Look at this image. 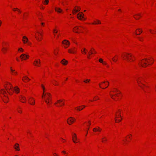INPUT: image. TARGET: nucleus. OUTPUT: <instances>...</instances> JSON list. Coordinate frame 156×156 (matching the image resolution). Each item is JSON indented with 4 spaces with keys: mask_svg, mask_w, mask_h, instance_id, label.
Instances as JSON below:
<instances>
[{
    "mask_svg": "<svg viewBox=\"0 0 156 156\" xmlns=\"http://www.w3.org/2000/svg\"><path fill=\"white\" fill-rule=\"evenodd\" d=\"M18 112L20 113H22V111L20 110H18Z\"/></svg>",
    "mask_w": 156,
    "mask_h": 156,
    "instance_id": "45",
    "label": "nucleus"
},
{
    "mask_svg": "<svg viewBox=\"0 0 156 156\" xmlns=\"http://www.w3.org/2000/svg\"><path fill=\"white\" fill-rule=\"evenodd\" d=\"M16 10L19 12L20 13L21 12V11H20V10L18 8H16Z\"/></svg>",
    "mask_w": 156,
    "mask_h": 156,
    "instance_id": "36",
    "label": "nucleus"
},
{
    "mask_svg": "<svg viewBox=\"0 0 156 156\" xmlns=\"http://www.w3.org/2000/svg\"><path fill=\"white\" fill-rule=\"evenodd\" d=\"M90 80V79H87L85 80H84L83 82L86 83H87V82H89Z\"/></svg>",
    "mask_w": 156,
    "mask_h": 156,
    "instance_id": "31",
    "label": "nucleus"
},
{
    "mask_svg": "<svg viewBox=\"0 0 156 156\" xmlns=\"http://www.w3.org/2000/svg\"><path fill=\"white\" fill-rule=\"evenodd\" d=\"M106 140H107L106 139H105V140H102V142H104L105 141H106Z\"/></svg>",
    "mask_w": 156,
    "mask_h": 156,
    "instance_id": "51",
    "label": "nucleus"
},
{
    "mask_svg": "<svg viewBox=\"0 0 156 156\" xmlns=\"http://www.w3.org/2000/svg\"><path fill=\"white\" fill-rule=\"evenodd\" d=\"M29 57L28 55H27L24 54H22L20 56V57L22 59L26 60V58H28Z\"/></svg>",
    "mask_w": 156,
    "mask_h": 156,
    "instance_id": "7",
    "label": "nucleus"
},
{
    "mask_svg": "<svg viewBox=\"0 0 156 156\" xmlns=\"http://www.w3.org/2000/svg\"><path fill=\"white\" fill-rule=\"evenodd\" d=\"M105 81H103L101 83H105Z\"/></svg>",
    "mask_w": 156,
    "mask_h": 156,
    "instance_id": "56",
    "label": "nucleus"
},
{
    "mask_svg": "<svg viewBox=\"0 0 156 156\" xmlns=\"http://www.w3.org/2000/svg\"><path fill=\"white\" fill-rule=\"evenodd\" d=\"M132 57V55L128 53H126L124 54L122 56V57L124 60H127L128 62L129 61V59H131L130 58Z\"/></svg>",
    "mask_w": 156,
    "mask_h": 156,
    "instance_id": "4",
    "label": "nucleus"
},
{
    "mask_svg": "<svg viewBox=\"0 0 156 156\" xmlns=\"http://www.w3.org/2000/svg\"><path fill=\"white\" fill-rule=\"evenodd\" d=\"M78 107H77V108H78L76 109L78 110V111H80L82 110L83 109V108H81V109L80 108H78Z\"/></svg>",
    "mask_w": 156,
    "mask_h": 156,
    "instance_id": "34",
    "label": "nucleus"
},
{
    "mask_svg": "<svg viewBox=\"0 0 156 156\" xmlns=\"http://www.w3.org/2000/svg\"><path fill=\"white\" fill-rule=\"evenodd\" d=\"M75 121V119L72 117L69 118L67 120L68 123L69 125H71Z\"/></svg>",
    "mask_w": 156,
    "mask_h": 156,
    "instance_id": "5",
    "label": "nucleus"
},
{
    "mask_svg": "<svg viewBox=\"0 0 156 156\" xmlns=\"http://www.w3.org/2000/svg\"><path fill=\"white\" fill-rule=\"evenodd\" d=\"M82 106L83 107V108H84L86 107L85 105H83Z\"/></svg>",
    "mask_w": 156,
    "mask_h": 156,
    "instance_id": "58",
    "label": "nucleus"
},
{
    "mask_svg": "<svg viewBox=\"0 0 156 156\" xmlns=\"http://www.w3.org/2000/svg\"><path fill=\"white\" fill-rule=\"evenodd\" d=\"M23 41L24 43H25L28 42V39L26 37L23 36Z\"/></svg>",
    "mask_w": 156,
    "mask_h": 156,
    "instance_id": "16",
    "label": "nucleus"
},
{
    "mask_svg": "<svg viewBox=\"0 0 156 156\" xmlns=\"http://www.w3.org/2000/svg\"><path fill=\"white\" fill-rule=\"evenodd\" d=\"M42 98H44L45 102L47 104H49V102L51 101V95L49 93L44 94L43 92Z\"/></svg>",
    "mask_w": 156,
    "mask_h": 156,
    "instance_id": "2",
    "label": "nucleus"
},
{
    "mask_svg": "<svg viewBox=\"0 0 156 156\" xmlns=\"http://www.w3.org/2000/svg\"><path fill=\"white\" fill-rule=\"evenodd\" d=\"M84 14L82 12H80L77 14V18L79 20H81L82 18H84Z\"/></svg>",
    "mask_w": 156,
    "mask_h": 156,
    "instance_id": "6",
    "label": "nucleus"
},
{
    "mask_svg": "<svg viewBox=\"0 0 156 156\" xmlns=\"http://www.w3.org/2000/svg\"><path fill=\"white\" fill-rule=\"evenodd\" d=\"M55 10L56 11L59 13H60L62 12V10L60 8H55Z\"/></svg>",
    "mask_w": 156,
    "mask_h": 156,
    "instance_id": "19",
    "label": "nucleus"
},
{
    "mask_svg": "<svg viewBox=\"0 0 156 156\" xmlns=\"http://www.w3.org/2000/svg\"><path fill=\"white\" fill-rule=\"evenodd\" d=\"M92 49H93V51H94V53H96V52L95 51V50H94V48H92Z\"/></svg>",
    "mask_w": 156,
    "mask_h": 156,
    "instance_id": "52",
    "label": "nucleus"
},
{
    "mask_svg": "<svg viewBox=\"0 0 156 156\" xmlns=\"http://www.w3.org/2000/svg\"><path fill=\"white\" fill-rule=\"evenodd\" d=\"M62 63L64 65H66L67 63V61L65 60V59H63L61 61Z\"/></svg>",
    "mask_w": 156,
    "mask_h": 156,
    "instance_id": "23",
    "label": "nucleus"
},
{
    "mask_svg": "<svg viewBox=\"0 0 156 156\" xmlns=\"http://www.w3.org/2000/svg\"><path fill=\"white\" fill-rule=\"evenodd\" d=\"M18 50L20 51L21 52H23V49L22 48H20L18 49Z\"/></svg>",
    "mask_w": 156,
    "mask_h": 156,
    "instance_id": "33",
    "label": "nucleus"
},
{
    "mask_svg": "<svg viewBox=\"0 0 156 156\" xmlns=\"http://www.w3.org/2000/svg\"><path fill=\"white\" fill-rule=\"evenodd\" d=\"M1 20H0V26L1 25Z\"/></svg>",
    "mask_w": 156,
    "mask_h": 156,
    "instance_id": "61",
    "label": "nucleus"
},
{
    "mask_svg": "<svg viewBox=\"0 0 156 156\" xmlns=\"http://www.w3.org/2000/svg\"><path fill=\"white\" fill-rule=\"evenodd\" d=\"M141 79H138V80H137V82L138 83V84L139 85L140 84H143V85L144 86H145V85L143 84L141 82ZM139 86L141 88H142L143 90H144V87L142 86H141V85H139Z\"/></svg>",
    "mask_w": 156,
    "mask_h": 156,
    "instance_id": "9",
    "label": "nucleus"
},
{
    "mask_svg": "<svg viewBox=\"0 0 156 156\" xmlns=\"http://www.w3.org/2000/svg\"><path fill=\"white\" fill-rule=\"evenodd\" d=\"M78 107H77V108H78L76 109L78 110V111H80L82 110L83 109V108H81V109L80 108H78Z\"/></svg>",
    "mask_w": 156,
    "mask_h": 156,
    "instance_id": "35",
    "label": "nucleus"
},
{
    "mask_svg": "<svg viewBox=\"0 0 156 156\" xmlns=\"http://www.w3.org/2000/svg\"><path fill=\"white\" fill-rule=\"evenodd\" d=\"M16 8H13V10L14 11H17L16 10Z\"/></svg>",
    "mask_w": 156,
    "mask_h": 156,
    "instance_id": "44",
    "label": "nucleus"
},
{
    "mask_svg": "<svg viewBox=\"0 0 156 156\" xmlns=\"http://www.w3.org/2000/svg\"><path fill=\"white\" fill-rule=\"evenodd\" d=\"M93 54V53L92 51V50H90V52H89L88 54V56H87V57L88 58H89V56L90 55H91V54Z\"/></svg>",
    "mask_w": 156,
    "mask_h": 156,
    "instance_id": "29",
    "label": "nucleus"
},
{
    "mask_svg": "<svg viewBox=\"0 0 156 156\" xmlns=\"http://www.w3.org/2000/svg\"><path fill=\"white\" fill-rule=\"evenodd\" d=\"M150 31L151 34H154V33L152 32V30H150Z\"/></svg>",
    "mask_w": 156,
    "mask_h": 156,
    "instance_id": "48",
    "label": "nucleus"
},
{
    "mask_svg": "<svg viewBox=\"0 0 156 156\" xmlns=\"http://www.w3.org/2000/svg\"><path fill=\"white\" fill-rule=\"evenodd\" d=\"M139 32L140 33H141L142 32V31H139Z\"/></svg>",
    "mask_w": 156,
    "mask_h": 156,
    "instance_id": "63",
    "label": "nucleus"
},
{
    "mask_svg": "<svg viewBox=\"0 0 156 156\" xmlns=\"http://www.w3.org/2000/svg\"><path fill=\"white\" fill-rule=\"evenodd\" d=\"M74 48L73 49V50L72 49H69L68 50V52L70 53H74V51L73 50Z\"/></svg>",
    "mask_w": 156,
    "mask_h": 156,
    "instance_id": "28",
    "label": "nucleus"
},
{
    "mask_svg": "<svg viewBox=\"0 0 156 156\" xmlns=\"http://www.w3.org/2000/svg\"><path fill=\"white\" fill-rule=\"evenodd\" d=\"M39 61L37 60H35L34 63V64L36 66H39V65L40 64V60L39 59H38Z\"/></svg>",
    "mask_w": 156,
    "mask_h": 156,
    "instance_id": "11",
    "label": "nucleus"
},
{
    "mask_svg": "<svg viewBox=\"0 0 156 156\" xmlns=\"http://www.w3.org/2000/svg\"><path fill=\"white\" fill-rule=\"evenodd\" d=\"M148 60L150 61V58H149L148 59H143L140 62V66L143 67H146L148 65L147 64L146 62L149 63Z\"/></svg>",
    "mask_w": 156,
    "mask_h": 156,
    "instance_id": "3",
    "label": "nucleus"
},
{
    "mask_svg": "<svg viewBox=\"0 0 156 156\" xmlns=\"http://www.w3.org/2000/svg\"><path fill=\"white\" fill-rule=\"evenodd\" d=\"M135 15L136 16H141L140 14H136Z\"/></svg>",
    "mask_w": 156,
    "mask_h": 156,
    "instance_id": "42",
    "label": "nucleus"
},
{
    "mask_svg": "<svg viewBox=\"0 0 156 156\" xmlns=\"http://www.w3.org/2000/svg\"><path fill=\"white\" fill-rule=\"evenodd\" d=\"M101 129L98 126L96 128H95L93 129V131L94 132L95 131H99L100 132L101 131Z\"/></svg>",
    "mask_w": 156,
    "mask_h": 156,
    "instance_id": "12",
    "label": "nucleus"
},
{
    "mask_svg": "<svg viewBox=\"0 0 156 156\" xmlns=\"http://www.w3.org/2000/svg\"><path fill=\"white\" fill-rule=\"evenodd\" d=\"M81 52L83 53H84L85 54H86L87 53V52L85 51H83L82 50H81Z\"/></svg>",
    "mask_w": 156,
    "mask_h": 156,
    "instance_id": "38",
    "label": "nucleus"
},
{
    "mask_svg": "<svg viewBox=\"0 0 156 156\" xmlns=\"http://www.w3.org/2000/svg\"><path fill=\"white\" fill-rule=\"evenodd\" d=\"M79 8L77 10H76V9H74L73 11V14H75L76 13L78 12L80 10V8L79 7H78Z\"/></svg>",
    "mask_w": 156,
    "mask_h": 156,
    "instance_id": "20",
    "label": "nucleus"
},
{
    "mask_svg": "<svg viewBox=\"0 0 156 156\" xmlns=\"http://www.w3.org/2000/svg\"><path fill=\"white\" fill-rule=\"evenodd\" d=\"M54 84L55 85H58V84H57L56 83H55Z\"/></svg>",
    "mask_w": 156,
    "mask_h": 156,
    "instance_id": "54",
    "label": "nucleus"
},
{
    "mask_svg": "<svg viewBox=\"0 0 156 156\" xmlns=\"http://www.w3.org/2000/svg\"><path fill=\"white\" fill-rule=\"evenodd\" d=\"M16 60H17V61H19V60L18 59V58H16Z\"/></svg>",
    "mask_w": 156,
    "mask_h": 156,
    "instance_id": "62",
    "label": "nucleus"
},
{
    "mask_svg": "<svg viewBox=\"0 0 156 156\" xmlns=\"http://www.w3.org/2000/svg\"><path fill=\"white\" fill-rule=\"evenodd\" d=\"M103 64L105 65H106V62H104Z\"/></svg>",
    "mask_w": 156,
    "mask_h": 156,
    "instance_id": "59",
    "label": "nucleus"
},
{
    "mask_svg": "<svg viewBox=\"0 0 156 156\" xmlns=\"http://www.w3.org/2000/svg\"><path fill=\"white\" fill-rule=\"evenodd\" d=\"M118 118V117H117V115H116V117L115 118V122H118V121L119 122H121V119H118V120H117L116 118Z\"/></svg>",
    "mask_w": 156,
    "mask_h": 156,
    "instance_id": "26",
    "label": "nucleus"
},
{
    "mask_svg": "<svg viewBox=\"0 0 156 156\" xmlns=\"http://www.w3.org/2000/svg\"><path fill=\"white\" fill-rule=\"evenodd\" d=\"M76 29H78V30H80L77 27H75V29H74V28L73 29V31L74 32L77 33H78V31H76Z\"/></svg>",
    "mask_w": 156,
    "mask_h": 156,
    "instance_id": "27",
    "label": "nucleus"
},
{
    "mask_svg": "<svg viewBox=\"0 0 156 156\" xmlns=\"http://www.w3.org/2000/svg\"><path fill=\"white\" fill-rule=\"evenodd\" d=\"M23 79H22V80H23V81H24V82H26V81H25V80H30V79H29L27 77V76H24V77H23Z\"/></svg>",
    "mask_w": 156,
    "mask_h": 156,
    "instance_id": "24",
    "label": "nucleus"
},
{
    "mask_svg": "<svg viewBox=\"0 0 156 156\" xmlns=\"http://www.w3.org/2000/svg\"><path fill=\"white\" fill-rule=\"evenodd\" d=\"M13 90L15 91L16 93H18L20 91V89L17 87H16L14 88V89H13V90L12 91H13Z\"/></svg>",
    "mask_w": 156,
    "mask_h": 156,
    "instance_id": "15",
    "label": "nucleus"
},
{
    "mask_svg": "<svg viewBox=\"0 0 156 156\" xmlns=\"http://www.w3.org/2000/svg\"><path fill=\"white\" fill-rule=\"evenodd\" d=\"M134 18L136 19V20H137V19H139V18H137V17H134Z\"/></svg>",
    "mask_w": 156,
    "mask_h": 156,
    "instance_id": "53",
    "label": "nucleus"
},
{
    "mask_svg": "<svg viewBox=\"0 0 156 156\" xmlns=\"http://www.w3.org/2000/svg\"><path fill=\"white\" fill-rule=\"evenodd\" d=\"M38 33H39V34H40V35L41 36V35H42V34H41L40 32H38Z\"/></svg>",
    "mask_w": 156,
    "mask_h": 156,
    "instance_id": "55",
    "label": "nucleus"
},
{
    "mask_svg": "<svg viewBox=\"0 0 156 156\" xmlns=\"http://www.w3.org/2000/svg\"><path fill=\"white\" fill-rule=\"evenodd\" d=\"M82 106L83 107V108H84L86 107L85 105H83Z\"/></svg>",
    "mask_w": 156,
    "mask_h": 156,
    "instance_id": "57",
    "label": "nucleus"
},
{
    "mask_svg": "<svg viewBox=\"0 0 156 156\" xmlns=\"http://www.w3.org/2000/svg\"><path fill=\"white\" fill-rule=\"evenodd\" d=\"M7 49L5 48H3L2 49V51L4 53H5V51H6Z\"/></svg>",
    "mask_w": 156,
    "mask_h": 156,
    "instance_id": "30",
    "label": "nucleus"
},
{
    "mask_svg": "<svg viewBox=\"0 0 156 156\" xmlns=\"http://www.w3.org/2000/svg\"><path fill=\"white\" fill-rule=\"evenodd\" d=\"M62 63L64 65H66L67 63V61L65 60V59H63L61 61Z\"/></svg>",
    "mask_w": 156,
    "mask_h": 156,
    "instance_id": "22",
    "label": "nucleus"
},
{
    "mask_svg": "<svg viewBox=\"0 0 156 156\" xmlns=\"http://www.w3.org/2000/svg\"><path fill=\"white\" fill-rule=\"evenodd\" d=\"M112 59L113 61L115 62H116L117 61V60H115V59L114 58H113Z\"/></svg>",
    "mask_w": 156,
    "mask_h": 156,
    "instance_id": "40",
    "label": "nucleus"
},
{
    "mask_svg": "<svg viewBox=\"0 0 156 156\" xmlns=\"http://www.w3.org/2000/svg\"><path fill=\"white\" fill-rule=\"evenodd\" d=\"M86 50V49L85 48H84L83 49V51H85Z\"/></svg>",
    "mask_w": 156,
    "mask_h": 156,
    "instance_id": "60",
    "label": "nucleus"
},
{
    "mask_svg": "<svg viewBox=\"0 0 156 156\" xmlns=\"http://www.w3.org/2000/svg\"><path fill=\"white\" fill-rule=\"evenodd\" d=\"M35 37L36 38L37 40L39 41H40L41 40H40L39 39V38L35 36Z\"/></svg>",
    "mask_w": 156,
    "mask_h": 156,
    "instance_id": "41",
    "label": "nucleus"
},
{
    "mask_svg": "<svg viewBox=\"0 0 156 156\" xmlns=\"http://www.w3.org/2000/svg\"><path fill=\"white\" fill-rule=\"evenodd\" d=\"M58 103L59 104V106H62V105H64V102H63L62 100H59L57 101L55 104H57Z\"/></svg>",
    "mask_w": 156,
    "mask_h": 156,
    "instance_id": "8",
    "label": "nucleus"
},
{
    "mask_svg": "<svg viewBox=\"0 0 156 156\" xmlns=\"http://www.w3.org/2000/svg\"><path fill=\"white\" fill-rule=\"evenodd\" d=\"M42 88H43V90H44V89H45V88L42 85Z\"/></svg>",
    "mask_w": 156,
    "mask_h": 156,
    "instance_id": "47",
    "label": "nucleus"
},
{
    "mask_svg": "<svg viewBox=\"0 0 156 156\" xmlns=\"http://www.w3.org/2000/svg\"><path fill=\"white\" fill-rule=\"evenodd\" d=\"M33 100H29V103L32 105H34L35 104L34 100L33 98H32Z\"/></svg>",
    "mask_w": 156,
    "mask_h": 156,
    "instance_id": "21",
    "label": "nucleus"
},
{
    "mask_svg": "<svg viewBox=\"0 0 156 156\" xmlns=\"http://www.w3.org/2000/svg\"><path fill=\"white\" fill-rule=\"evenodd\" d=\"M54 30V33H57V31H56L55 32V31H56V30L55 29H54L53 30Z\"/></svg>",
    "mask_w": 156,
    "mask_h": 156,
    "instance_id": "46",
    "label": "nucleus"
},
{
    "mask_svg": "<svg viewBox=\"0 0 156 156\" xmlns=\"http://www.w3.org/2000/svg\"><path fill=\"white\" fill-rule=\"evenodd\" d=\"M74 136H73V142L74 143H76V142L75 140H76L77 139L76 135V134L75 133H74Z\"/></svg>",
    "mask_w": 156,
    "mask_h": 156,
    "instance_id": "17",
    "label": "nucleus"
},
{
    "mask_svg": "<svg viewBox=\"0 0 156 156\" xmlns=\"http://www.w3.org/2000/svg\"><path fill=\"white\" fill-rule=\"evenodd\" d=\"M17 73L16 72H14L13 74H17Z\"/></svg>",
    "mask_w": 156,
    "mask_h": 156,
    "instance_id": "50",
    "label": "nucleus"
},
{
    "mask_svg": "<svg viewBox=\"0 0 156 156\" xmlns=\"http://www.w3.org/2000/svg\"><path fill=\"white\" fill-rule=\"evenodd\" d=\"M19 98L20 100H21V101L23 103L25 102L26 101L25 98L22 95H21Z\"/></svg>",
    "mask_w": 156,
    "mask_h": 156,
    "instance_id": "10",
    "label": "nucleus"
},
{
    "mask_svg": "<svg viewBox=\"0 0 156 156\" xmlns=\"http://www.w3.org/2000/svg\"><path fill=\"white\" fill-rule=\"evenodd\" d=\"M99 61L100 62L103 63V60L101 58H100L99 59Z\"/></svg>",
    "mask_w": 156,
    "mask_h": 156,
    "instance_id": "32",
    "label": "nucleus"
},
{
    "mask_svg": "<svg viewBox=\"0 0 156 156\" xmlns=\"http://www.w3.org/2000/svg\"><path fill=\"white\" fill-rule=\"evenodd\" d=\"M14 148L17 151H20V147L19 146V145L18 144H16L14 145Z\"/></svg>",
    "mask_w": 156,
    "mask_h": 156,
    "instance_id": "14",
    "label": "nucleus"
},
{
    "mask_svg": "<svg viewBox=\"0 0 156 156\" xmlns=\"http://www.w3.org/2000/svg\"><path fill=\"white\" fill-rule=\"evenodd\" d=\"M62 153H64V154H66V152L65 151H62Z\"/></svg>",
    "mask_w": 156,
    "mask_h": 156,
    "instance_id": "49",
    "label": "nucleus"
},
{
    "mask_svg": "<svg viewBox=\"0 0 156 156\" xmlns=\"http://www.w3.org/2000/svg\"><path fill=\"white\" fill-rule=\"evenodd\" d=\"M41 24L42 25H43L44 24V23H41Z\"/></svg>",
    "mask_w": 156,
    "mask_h": 156,
    "instance_id": "64",
    "label": "nucleus"
},
{
    "mask_svg": "<svg viewBox=\"0 0 156 156\" xmlns=\"http://www.w3.org/2000/svg\"><path fill=\"white\" fill-rule=\"evenodd\" d=\"M62 43L63 44H66L67 45H69L70 44V43L69 41L65 40L62 42Z\"/></svg>",
    "mask_w": 156,
    "mask_h": 156,
    "instance_id": "13",
    "label": "nucleus"
},
{
    "mask_svg": "<svg viewBox=\"0 0 156 156\" xmlns=\"http://www.w3.org/2000/svg\"><path fill=\"white\" fill-rule=\"evenodd\" d=\"M48 0H45V1L44 2V3L45 2L46 3V4H47L48 3Z\"/></svg>",
    "mask_w": 156,
    "mask_h": 156,
    "instance_id": "37",
    "label": "nucleus"
},
{
    "mask_svg": "<svg viewBox=\"0 0 156 156\" xmlns=\"http://www.w3.org/2000/svg\"><path fill=\"white\" fill-rule=\"evenodd\" d=\"M106 83H108V84H107V86L106 87H105V88L102 87H101V84L100 83H99V86H100V87H101V88H102V89H105V88H107V87H108V85H109V82L108 81H106Z\"/></svg>",
    "mask_w": 156,
    "mask_h": 156,
    "instance_id": "25",
    "label": "nucleus"
},
{
    "mask_svg": "<svg viewBox=\"0 0 156 156\" xmlns=\"http://www.w3.org/2000/svg\"><path fill=\"white\" fill-rule=\"evenodd\" d=\"M7 92L4 89H2L0 91V94L3 95V98L1 96V98L3 101L5 103H7L8 102V97L6 96V94H7V92L10 95H12L13 94V93L11 92V91L13 90V87L11 83H9V85L6 87H5Z\"/></svg>",
    "mask_w": 156,
    "mask_h": 156,
    "instance_id": "1",
    "label": "nucleus"
},
{
    "mask_svg": "<svg viewBox=\"0 0 156 156\" xmlns=\"http://www.w3.org/2000/svg\"><path fill=\"white\" fill-rule=\"evenodd\" d=\"M11 71L12 72V73H13L14 71H15V70H13L12 68V67H11Z\"/></svg>",
    "mask_w": 156,
    "mask_h": 156,
    "instance_id": "39",
    "label": "nucleus"
},
{
    "mask_svg": "<svg viewBox=\"0 0 156 156\" xmlns=\"http://www.w3.org/2000/svg\"><path fill=\"white\" fill-rule=\"evenodd\" d=\"M96 21H94V23H92L93 24H101V22L100 20H96Z\"/></svg>",
    "mask_w": 156,
    "mask_h": 156,
    "instance_id": "18",
    "label": "nucleus"
},
{
    "mask_svg": "<svg viewBox=\"0 0 156 156\" xmlns=\"http://www.w3.org/2000/svg\"><path fill=\"white\" fill-rule=\"evenodd\" d=\"M110 95L111 96V98L113 99H114V98H113V96H114V95H112L111 94H110Z\"/></svg>",
    "mask_w": 156,
    "mask_h": 156,
    "instance_id": "43",
    "label": "nucleus"
}]
</instances>
